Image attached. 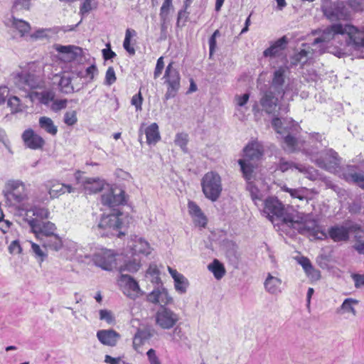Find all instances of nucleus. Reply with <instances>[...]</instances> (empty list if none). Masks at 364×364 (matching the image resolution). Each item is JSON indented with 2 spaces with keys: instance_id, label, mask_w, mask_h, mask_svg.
I'll return each instance as SVG.
<instances>
[{
  "instance_id": "obj_1",
  "label": "nucleus",
  "mask_w": 364,
  "mask_h": 364,
  "mask_svg": "<svg viewBox=\"0 0 364 364\" xmlns=\"http://www.w3.org/2000/svg\"><path fill=\"white\" fill-rule=\"evenodd\" d=\"M262 214L274 225L276 222L283 228L296 230L300 233L310 232L317 239L327 238L328 235L319 230L317 221L311 214L297 211L291 207H285L276 197H268L264 201Z\"/></svg>"
},
{
  "instance_id": "obj_2",
  "label": "nucleus",
  "mask_w": 364,
  "mask_h": 364,
  "mask_svg": "<svg viewBox=\"0 0 364 364\" xmlns=\"http://www.w3.org/2000/svg\"><path fill=\"white\" fill-rule=\"evenodd\" d=\"M84 187L86 194L102 192L101 203L103 205L114 210L123 206L124 211H130L131 206L128 204L129 196L122 188L116 186V183H86Z\"/></svg>"
},
{
  "instance_id": "obj_3",
  "label": "nucleus",
  "mask_w": 364,
  "mask_h": 364,
  "mask_svg": "<svg viewBox=\"0 0 364 364\" xmlns=\"http://www.w3.org/2000/svg\"><path fill=\"white\" fill-rule=\"evenodd\" d=\"M243 158L238 160V164L245 180H250L257 162L262 158L264 149L258 141L248 144L243 149Z\"/></svg>"
},
{
  "instance_id": "obj_4",
  "label": "nucleus",
  "mask_w": 364,
  "mask_h": 364,
  "mask_svg": "<svg viewBox=\"0 0 364 364\" xmlns=\"http://www.w3.org/2000/svg\"><path fill=\"white\" fill-rule=\"evenodd\" d=\"M129 211H121L119 208L113 210V213L103 215L97 226L98 230L105 231L100 232L102 235L114 234V231L122 229L127 226L131 220Z\"/></svg>"
},
{
  "instance_id": "obj_5",
  "label": "nucleus",
  "mask_w": 364,
  "mask_h": 364,
  "mask_svg": "<svg viewBox=\"0 0 364 364\" xmlns=\"http://www.w3.org/2000/svg\"><path fill=\"white\" fill-rule=\"evenodd\" d=\"M289 123L290 124L289 126H284L282 119L277 117H274L272 121V127L278 134L287 133L284 137V149L289 152L301 150L303 147L302 142L290 134V130L295 127L294 123L291 119L289 120Z\"/></svg>"
},
{
  "instance_id": "obj_6",
  "label": "nucleus",
  "mask_w": 364,
  "mask_h": 364,
  "mask_svg": "<svg viewBox=\"0 0 364 364\" xmlns=\"http://www.w3.org/2000/svg\"><path fill=\"white\" fill-rule=\"evenodd\" d=\"M173 62H171L166 68L164 78L167 85V90L164 95L165 100L173 98L181 87V75L178 70L173 67Z\"/></svg>"
},
{
  "instance_id": "obj_7",
  "label": "nucleus",
  "mask_w": 364,
  "mask_h": 364,
  "mask_svg": "<svg viewBox=\"0 0 364 364\" xmlns=\"http://www.w3.org/2000/svg\"><path fill=\"white\" fill-rule=\"evenodd\" d=\"M343 35H346V43L355 50L364 48V27H357L350 23L343 24Z\"/></svg>"
},
{
  "instance_id": "obj_8",
  "label": "nucleus",
  "mask_w": 364,
  "mask_h": 364,
  "mask_svg": "<svg viewBox=\"0 0 364 364\" xmlns=\"http://www.w3.org/2000/svg\"><path fill=\"white\" fill-rule=\"evenodd\" d=\"M309 154L311 160L314 161L318 166L330 172L335 171L341 164V159L338 157V154L331 149L322 153L319 158L313 154Z\"/></svg>"
},
{
  "instance_id": "obj_9",
  "label": "nucleus",
  "mask_w": 364,
  "mask_h": 364,
  "mask_svg": "<svg viewBox=\"0 0 364 364\" xmlns=\"http://www.w3.org/2000/svg\"><path fill=\"white\" fill-rule=\"evenodd\" d=\"M178 321V314L165 306H161L155 314L156 325L164 330L172 328Z\"/></svg>"
},
{
  "instance_id": "obj_10",
  "label": "nucleus",
  "mask_w": 364,
  "mask_h": 364,
  "mask_svg": "<svg viewBox=\"0 0 364 364\" xmlns=\"http://www.w3.org/2000/svg\"><path fill=\"white\" fill-rule=\"evenodd\" d=\"M118 284L123 294L132 299H135L143 294L138 282L127 274L120 275Z\"/></svg>"
},
{
  "instance_id": "obj_11",
  "label": "nucleus",
  "mask_w": 364,
  "mask_h": 364,
  "mask_svg": "<svg viewBox=\"0 0 364 364\" xmlns=\"http://www.w3.org/2000/svg\"><path fill=\"white\" fill-rule=\"evenodd\" d=\"M115 257L112 250L100 248L94 253L92 259L97 266L105 270L111 271L116 267Z\"/></svg>"
},
{
  "instance_id": "obj_12",
  "label": "nucleus",
  "mask_w": 364,
  "mask_h": 364,
  "mask_svg": "<svg viewBox=\"0 0 364 364\" xmlns=\"http://www.w3.org/2000/svg\"><path fill=\"white\" fill-rule=\"evenodd\" d=\"M323 14L331 21L348 20L350 17V14L343 2L333 3L325 7Z\"/></svg>"
},
{
  "instance_id": "obj_13",
  "label": "nucleus",
  "mask_w": 364,
  "mask_h": 364,
  "mask_svg": "<svg viewBox=\"0 0 364 364\" xmlns=\"http://www.w3.org/2000/svg\"><path fill=\"white\" fill-rule=\"evenodd\" d=\"M28 224L32 232L36 235V237L40 238L41 236L54 235L55 226L53 223L43 222L36 218H32L28 220Z\"/></svg>"
},
{
  "instance_id": "obj_14",
  "label": "nucleus",
  "mask_w": 364,
  "mask_h": 364,
  "mask_svg": "<svg viewBox=\"0 0 364 364\" xmlns=\"http://www.w3.org/2000/svg\"><path fill=\"white\" fill-rule=\"evenodd\" d=\"M343 24H332L322 31L321 36L314 40L312 46L316 47L319 43H328L336 39L339 35H343Z\"/></svg>"
},
{
  "instance_id": "obj_15",
  "label": "nucleus",
  "mask_w": 364,
  "mask_h": 364,
  "mask_svg": "<svg viewBox=\"0 0 364 364\" xmlns=\"http://www.w3.org/2000/svg\"><path fill=\"white\" fill-rule=\"evenodd\" d=\"M294 167L298 170L299 172L304 175V178L310 181H320L322 180L321 176L318 171L313 167L308 168H303L301 166H296L294 164L289 161H286L284 159L280 161L279 168L282 171H286L289 168Z\"/></svg>"
},
{
  "instance_id": "obj_16",
  "label": "nucleus",
  "mask_w": 364,
  "mask_h": 364,
  "mask_svg": "<svg viewBox=\"0 0 364 364\" xmlns=\"http://www.w3.org/2000/svg\"><path fill=\"white\" fill-rule=\"evenodd\" d=\"M147 300L154 304H160L161 306L172 303L173 299L169 296L165 288H156L147 296Z\"/></svg>"
},
{
  "instance_id": "obj_17",
  "label": "nucleus",
  "mask_w": 364,
  "mask_h": 364,
  "mask_svg": "<svg viewBox=\"0 0 364 364\" xmlns=\"http://www.w3.org/2000/svg\"><path fill=\"white\" fill-rule=\"evenodd\" d=\"M247 189L255 205L262 201L269 192L268 183H247Z\"/></svg>"
},
{
  "instance_id": "obj_18",
  "label": "nucleus",
  "mask_w": 364,
  "mask_h": 364,
  "mask_svg": "<svg viewBox=\"0 0 364 364\" xmlns=\"http://www.w3.org/2000/svg\"><path fill=\"white\" fill-rule=\"evenodd\" d=\"M260 105L268 114L275 115L277 112L278 99L275 97L274 93L270 91H266L259 100Z\"/></svg>"
},
{
  "instance_id": "obj_19",
  "label": "nucleus",
  "mask_w": 364,
  "mask_h": 364,
  "mask_svg": "<svg viewBox=\"0 0 364 364\" xmlns=\"http://www.w3.org/2000/svg\"><path fill=\"white\" fill-rule=\"evenodd\" d=\"M344 174L346 180L364 182V161H360L356 165H348Z\"/></svg>"
},
{
  "instance_id": "obj_20",
  "label": "nucleus",
  "mask_w": 364,
  "mask_h": 364,
  "mask_svg": "<svg viewBox=\"0 0 364 364\" xmlns=\"http://www.w3.org/2000/svg\"><path fill=\"white\" fill-rule=\"evenodd\" d=\"M26 146L31 149H38L43 146L44 139L32 129L26 130L22 134Z\"/></svg>"
},
{
  "instance_id": "obj_21",
  "label": "nucleus",
  "mask_w": 364,
  "mask_h": 364,
  "mask_svg": "<svg viewBox=\"0 0 364 364\" xmlns=\"http://www.w3.org/2000/svg\"><path fill=\"white\" fill-rule=\"evenodd\" d=\"M168 271L174 281L176 291L181 294H185L189 285L188 280L182 274L171 267H168Z\"/></svg>"
},
{
  "instance_id": "obj_22",
  "label": "nucleus",
  "mask_w": 364,
  "mask_h": 364,
  "mask_svg": "<svg viewBox=\"0 0 364 364\" xmlns=\"http://www.w3.org/2000/svg\"><path fill=\"white\" fill-rule=\"evenodd\" d=\"M23 189V183H9L6 190L4 191L5 197L9 200L20 202L25 198Z\"/></svg>"
},
{
  "instance_id": "obj_23",
  "label": "nucleus",
  "mask_w": 364,
  "mask_h": 364,
  "mask_svg": "<svg viewBox=\"0 0 364 364\" xmlns=\"http://www.w3.org/2000/svg\"><path fill=\"white\" fill-rule=\"evenodd\" d=\"M188 213L193 218L196 225L205 227L207 224V218L202 212L200 207L194 202L189 201L188 203Z\"/></svg>"
},
{
  "instance_id": "obj_24",
  "label": "nucleus",
  "mask_w": 364,
  "mask_h": 364,
  "mask_svg": "<svg viewBox=\"0 0 364 364\" xmlns=\"http://www.w3.org/2000/svg\"><path fill=\"white\" fill-rule=\"evenodd\" d=\"M98 340L105 346H114L120 338V335L115 331L100 330L97 333Z\"/></svg>"
},
{
  "instance_id": "obj_25",
  "label": "nucleus",
  "mask_w": 364,
  "mask_h": 364,
  "mask_svg": "<svg viewBox=\"0 0 364 364\" xmlns=\"http://www.w3.org/2000/svg\"><path fill=\"white\" fill-rule=\"evenodd\" d=\"M282 281L280 278L268 273L264 282V287L269 294L277 295L282 292Z\"/></svg>"
},
{
  "instance_id": "obj_26",
  "label": "nucleus",
  "mask_w": 364,
  "mask_h": 364,
  "mask_svg": "<svg viewBox=\"0 0 364 364\" xmlns=\"http://www.w3.org/2000/svg\"><path fill=\"white\" fill-rule=\"evenodd\" d=\"M132 254L134 255L147 256L151 252V247L149 243L141 237H135L132 245Z\"/></svg>"
},
{
  "instance_id": "obj_27",
  "label": "nucleus",
  "mask_w": 364,
  "mask_h": 364,
  "mask_svg": "<svg viewBox=\"0 0 364 364\" xmlns=\"http://www.w3.org/2000/svg\"><path fill=\"white\" fill-rule=\"evenodd\" d=\"M328 235L334 242L346 241L349 237V230L343 225H335L328 230Z\"/></svg>"
},
{
  "instance_id": "obj_28",
  "label": "nucleus",
  "mask_w": 364,
  "mask_h": 364,
  "mask_svg": "<svg viewBox=\"0 0 364 364\" xmlns=\"http://www.w3.org/2000/svg\"><path fill=\"white\" fill-rule=\"evenodd\" d=\"M27 86L28 90L42 88L45 86V82L40 73L34 70H26Z\"/></svg>"
},
{
  "instance_id": "obj_29",
  "label": "nucleus",
  "mask_w": 364,
  "mask_h": 364,
  "mask_svg": "<svg viewBox=\"0 0 364 364\" xmlns=\"http://www.w3.org/2000/svg\"><path fill=\"white\" fill-rule=\"evenodd\" d=\"M287 69L284 67H279L274 72V75L272 82V87H274L280 94L285 93L283 85L285 80V74Z\"/></svg>"
},
{
  "instance_id": "obj_30",
  "label": "nucleus",
  "mask_w": 364,
  "mask_h": 364,
  "mask_svg": "<svg viewBox=\"0 0 364 364\" xmlns=\"http://www.w3.org/2000/svg\"><path fill=\"white\" fill-rule=\"evenodd\" d=\"M288 43L287 38L284 36L275 41L269 48H267L263 55L265 57H275L283 50Z\"/></svg>"
},
{
  "instance_id": "obj_31",
  "label": "nucleus",
  "mask_w": 364,
  "mask_h": 364,
  "mask_svg": "<svg viewBox=\"0 0 364 364\" xmlns=\"http://www.w3.org/2000/svg\"><path fill=\"white\" fill-rule=\"evenodd\" d=\"M205 196L213 201L217 200L220 194L222 188L220 183H202Z\"/></svg>"
},
{
  "instance_id": "obj_32",
  "label": "nucleus",
  "mask_w": 364,
  "mask_h": 364,
  "mask_svg": "<svg viewBox=\"0 0 364 364\" xmlns=\"http://www.w3.org/2000/svg\"><path fill=\"white\" fill-rule=\"evenodd\" d=\"M74 192V188L65 183H52L49 187V194L51 198H58L65 193Z\"/></svg>"
},
{
  "instance_id": "obj_33",
  "label": "nucleus",
  "mask_w": 364,
  "mask_h": 364,
  "mask_svg": "<svg viewBox=\"0 0 364 364\" xmlns=\"http://www.w3.org/2000/svg\"><path fill=\"white\" fill-rule=\"evenodd\" d=\"M39 127L46 133L51 136H55L58 133V127L54 124L53 119L48 117H41L39 118Z\"/></svg>"
},
{
  "instance_id": "obj_34",
  "label": "nucleus",
  "mask_w": 364,
  "mask_h": 364,
  "mask_svg": "<svg viewBox=\"0 0 364 364\" xmlns=\"http://www.w3.org/2000/svg\"><path fill=\"white\" fill-rule=\"evenodd\" d=\"M358 304V300L352 298H347L343 301L340 308L338 309L337 312L341 314L348 313L351 314L353 316H355L357 312L355 309V306Z\"/></svg>"
},
{
  "instance_id": "obj_35",
  "label": "nucleus",
  "mask_w": 364,
  "mask_h": 364,
  "mask_svg": "<svg viewBox=\"0 0 364 364\" xmlns=\"http://www.w3.org/2000/svg\"><path fill=\"white\" fill-rule=\"evenodd\" d=\"M146 141L149 144H156L160 139L159 126L156 123H152L145 130Z\"/></svg>"
},
{
  "instance_id": "obj_36",
  "label": "nucleus",
  "mask_w": 364,
  "mask_h": 364,
  "mask_svg": "<svg viewBox=\"0 0 364 364\" xmlns=\"http://www.w3.org/2000/svg\"><path fill=\"white\" fill-rule=\"evenodd\" d=\"M284 190L289 192L291 197L298 198L301 200H308L311 198L313 191L312 190L306 188H300L296 189L284 188Z\"/></svg>"
},
{
  "instance_id": "obj_37",
  "label": "nucleus",
  "mask_w": 364,
  "mask_h": 364,
  "mask_svg": "<svg viewBox=\"0 0 364 364\" xmlns=\"http://www.w3.org/2000/svg\"><path fill=\"white\" fill-rule=\"evenodd\" d=\"M208 269L218 280L222 279L225 274L224 265L216 259L208 265Z\"/></svg>"
},
{
  "instance_id": "obj_38",
  "label": "nucleus",
  "mask_w": 364,
  "mask_h": 364,
  "mask_svg": "<svg viewBox=\"0 0 364 364\" xmlns=\"http://www.w3.org/2000/svg\"><path fill=\"white\" fill-rule=\"evenodd\" d=\"M141 267V262L139 260L136 259L133 260L126 261L123 265H122L119 270L121 274H125V272L134 273L136 272Z\"/></svg>"
},
{
  "instance_id": "obj_39",
  "label": "nucleus",
  "mask_w": 364,
  "mask_h": 364,
  "mask_svg": "<svg viewBox=\"0 0 364 364\" xmlns=\"http://www.w3.org/2000/svg\"><path fill=\"white\" fill-rule=\"evenodd\" d=\"M26 70L16 74L14 77V82L16 87L20 90H28Z\"/></svg>"
},
{
  "instance_id": "obj_40",
  "label": "nucleus",
  "mask_w": 364,
  "mask_h": 364,
  "mask_svg": "<svg viewBox=\"0 0 364 364\" xmlns=\"http://www.w3.org/2000/svg\"><path fill=\"white\" fill-rule=\"evenodd\" d=\"M60 90L64 93H70L73 92V87L71 85V78L69 76H61L58 82Z\"/></svg>"
},
{
  "instance_id": "obj_41",
  "label": "nucleus",
  "mask_w": 364,
  "mask_h": 364,
  "mask_svg": "<svg viewBox=\"0 0 364 364\" xmlns=\"http://www.w3.org/2000/svg\"><path fill=\"white\" fill-rule=\"evenodd\" d=\"M159 274L160 272L156 264H151L146 271V277H150V280L152 283L159 284L161 283V278Z\"/></svg>"
},
{
  "instance_id": "obj_42",
  "label": "nucleus",
  "mask_w": 364,
  "mask_h": 364,
  "mask_svg": "<svg viewBox=\"0 0 364 364\" xmlns=\"http://www.w3.org/2000/svg\"><path fill=\"white\" fill-rule=\"evenodd\" d=\"M172 6V0H164L160 9V18L163 23H165L168 19V14Z\"/></svg>"
},
{
  "instance_id": "obj_43",
  "label": "nucleus",
  "mask_w": 364,
  "mask_h": 364,
  "mask_svg": "<svg viewBox=\"0 0 364 364\" xmlns=\"http://www.w3.org/2000/svg\"><path fill=\"white\" fill-rule=\"evenodd\" d=\"M136 35V31L134 30L127 28L125 33V38L123 43L124 48L129 53L134 54L135 50L133 47L130 46L131 38Z\"/></svg>"
},
{
  "instance_id": "obj_44",
  "label": "nucleus",
  "mask_w": 364,
  "mask_h": 364,
  "mask_svg": "<svg viewBox=\"0 0 364 364\" xmlns=\"http://www.w3.org/2000/svg\"><path fill=\"white\" fill-rule=\"evenodd\" d=\"M8 106L11 108V113L21 112L25 109V107L20 103L19 98L16 96L11 97L9 99Z\"/></svg>"
},
{
  "instance_id": "obj_45",
  "label": "nucleus",
  "mask_w": 364,
  "mask_h": 364,
  "mask_svg": "<svg viewBox=\"0 0 364 364\" xmlns=\"http://www.w3.org/2000/svg\"><path fill=\"white\" fill-rule=\"evenodd\" d=\"M77 122V112L75 110L67 111L64 114L63 122L68 126H73Z\"/></svg>"
},
{
  "instance_id": "obj_46",
  "label": "nucleus",
  "mask_w": 364,
  "mask_h": 364,
  "mask_svg": "<svg viewBox=\"0 0 364 364\" xmlns=\"http://www.w3.org/2000/svg\"><path fill=\"white\" fill-rule=\"evenodd\" d=\"M30 211L33 213V216L36 217V219L40 220L48 218L50 214L48 210L44 208L33 207Z\"/></svg>"
},
{
  "instance_id": "obj_47",
  "label": "nucleus",
  "mask_w": 364,
  "mask_h": 364,
  "mask_svg": "<svg viewBox=\"0 0 364 364\" xmlns=\"http://www.w3.org/2000/svg\"><path fill=\"white\" fill-rule=\"evenodd\" d=\"M146 334V331L141 330H138L135 333L133 338V346L136 350L142 345L144 340L147 338Z\"/></svg>"
},
{
  "instance_id": "obj_48",
  "label": "nucleus",
  "mask_w": 364,
  "mask_h": 364,
  "mask_svg": "<svg viewBox=\"0 0 364 364\" xmlns=\"http://www.w3.org/2000/svg\"><path fill=\"white\" fill-rule=\"evenodd\" d=\"M54 98L55 92L52 90H46L40 93V102L45 105H48L50 102H53Z\"/></svg>"
},
{
  "instance_id": "obj_49",
  "label": "nucleus",
  "mask_w": 364,
  "mask_h": 364,
  "mask_svg": "<svg viewBox=\"0 0 364 364\" xmlns=\"http://www.w3.org/2000/svg\"><path fill=\"white\" fill-rule=\"evenodd\" d=\"M188 143V135L184 133L176 134L175 139V144L180 146L183 151H186V145Z\"/></svg>"
},
{
  "instance_id": "obj_50",
  "label": "nucleus",
  "mask_w": 364,
  "mask_h": 364,
  "mask_svg": "<svg viewBox=\"0 0 364 364\" xmlns=\"http://www.w3.org/2000/svg\"><path fill=\"white\" fill-rule=\"evenodd\" d=\"M14 25L16 28L21 33V36L27 33L31 28L29 23L22 20L15 21Z\"/></svg>"
},
{
  "instance_id": "obj_51",
  "label": "nucleus",
  "mask_w": 364,
  "mask_h": 364,
  "mask_svg": "<svg viewBox=\"0 0 364 364\" xmlns=\"http://www.w3.org/2000/svg\"><path fill=\"white\" fill-rule=\"evenodd\" d=\"M250 99V94L245 93L243 95H236L234 97V102L237 107H242L248 102Z\"/></svg>"
},
{
  "instance_id": "obj_52",
  "label": "nucleus",
  "mask_w": 364,
  "mask_h": 364,
  "mask_svg": "<svg viewBox=\"0 0 364 364\" xmlns=\"http://www.w3.org/2000/svg\"><path fill=\"white\" fill-rule=\"evenodd\" d=\"M100 318L105 321L107 323L112 324L114 322V317L111 311L102 309L99 312Z\"/></svg>"
},
{
  "instance_id": "obj_53",
  "label": "nucleus",
  "mask_w": 364,
  "mask_h": 364,
  "mask_svg": "<svg viewBox=\"0 0 364 364\" xmlns=\"http://www.w3.org/2000/svg\"><path fill=\"white\" fill-rule=\"evenodd\" d=\"M68 100H55L50 105V109L55 112H57L67 107Z\"/></svg>"
},
{
  "instance_id": "obj_54",
  "label": "nucleus",
  "mask_w": 364,
  "mask_h": 364,
  "mask_svg": "<svg viewBox=\"0 0 364 364\" xmlns=\"http://www.w3.org/2000/svg\"><path fill=\"white\" fill-rule=\"evenodd\" d=\"M309 53H310L309 50H307L306 49L301 50L300 52H299L298 53L294 55V58H293L294 63L296 64L299 63H305L307 60L308 55Z\"/></svg>"
},
{
  "instance_id": "obj_55",
  "label": "nucleus",
  "mask_w": 364,
  "mask_h": 364,
  "mask_svg": "<svg viewBox=\"0 0 364 364\" xmlns=\"http://www.w3.org/2000/svg\"><path fill=\"white\" fill-rule=\"evenodd\" d=\"M347 4L356 12L362 11L364 9V0H347Z\"/></svg>"
},
{
  "instance_id": "obj_56",
  "label": "nucleus",
  "mask_w": 364,
  "mask_h": 364,
  "mask_svg": "<svg viewBox=\"0 0 364 364\" xmlns=\"http://www.w3.org/2000/svg\"><path fill=\"white\" fill-rule=\"evenodd\" d=\"M50 241L46 244V246L58 251L62 246V242L57 235L50 236Z\"/></svg>"
},
{
  "instance_id": "obj_57",
  "label": "nucleus",
  "mask_w": 364,
  "mask_h": 364,
  "mask_svg": "<svg viewBox=\"0 0 364 364\" xmlns=\"http://www.w3.org/2000/svg\"><path fill=\"white\" fill-rule=\"evenodd\" d=\"M220 176L215 171H210L207 173L203 178L202 182L210 183V182H220Z\"/></svg>"
},
{
  "instance_id": "obj_58",
  "label": "nucleus",
  "mask_w": 364,
  "mask_h": 364,
  "mask_svg": "<svg viewBox=\"0 0 364 364\" xmlns=\"http://www.w3.org/2000/svg\"><path fill=\"white\" fill-rule=\"evenodd\" d=\"M116 80L117 78L114 68L112 67H109L105 75V84L111 85L116 81Z\"/></svg>"
},
{
  "instance_id": "obj_59",
  "label": "nucleus",
  "mask_w": 364,
  "mask_h": 364,
  "mask_svg": "<svg viewBox=\"0 0 364 364\" xmlns=\"http://www.w3.org/2000/svg\"><path fill=\"white\" fill-rule=\"evenodd\" d=\"M142 102H143V97L141 96V92H139L138 94L134 95L132 97V100H131L132 105L135 107L136 111L141 110Z\"/></svg>"
},
{
  "instance_id": "obj_60",
  "label": "nucleus",
  "mask_w": 364,
  "mask_h": 364,
  "mask_svg": "<svg viewBox=\"0 0 364 364\" xmlns=\"http://www.w3.org/2000/svg\"><path fill=\"white\" fill-rule=\"evenodd\" d=\"M98 70L95 65H91L86 70L84 75H82V77L89 78L90 80H92L95 77V75H97Z\"/></svg>"
},
{
  "instance_id": "obj_61",
  "label": "nucleus",
  "mask_w": 364,
  "mask_h": 364,
  "mask_svg": "<svg viewBox=\"0 0 364 364\" xmlns=\"http://www.w3.org/2000/svg\"><path fill=\"white\" fill-rule=\"evenodd\" d=\"M92 1L93 0H85L80 9V14L82 16H85L89 14L92 9Z\"/></svg>"
},
{
  "instance_id": "obj_62",
  "label": "nucleus",
  "mask_w": 364,
  "mask_h": 364,
  "mask_svg": "<svg viewBox=\"0 0 364 364\" xmlns=\"http://www.w3.org/2000/svg\"><path fill=\"white\" fill-rule=\"evenodd\" d=\"M164 68V58L161 56L157 60L156 68L154 72V77L155 79L158 78L161 75Z\"/></svg>"
},
{
  "instance_id": "obj_63",
  "label": "nucleus",
  "mask_w": 364,
  "mask_h": 364,
  "mask_svg": "<svg viewBox=\"0 0 364 364\" xmlns=\"http://www.w3.org/2000/svg\"><path fill=\"white\" fill-rule=\"evenodd\" d=\"M146 355L150 364H161L159 358L156 355V351L154 349H149L146 353Z\"/></svg>"
},
{
  "instance_id": "obj_64",
  "label": "nucleus",
  "mask_w": 364,
  "mask_h": 364,
  "mask_svg": "<svg viewBox=\"0 0 364 364\" xmlns=\"http://www.w3.org/2000/svg\"><path fill=\"white\" fill-rule=\"evenodd\" d=\"M352 279L355 283V288L358 289L364 287V274H352Z\"/></svg>"
}]
</instances>
